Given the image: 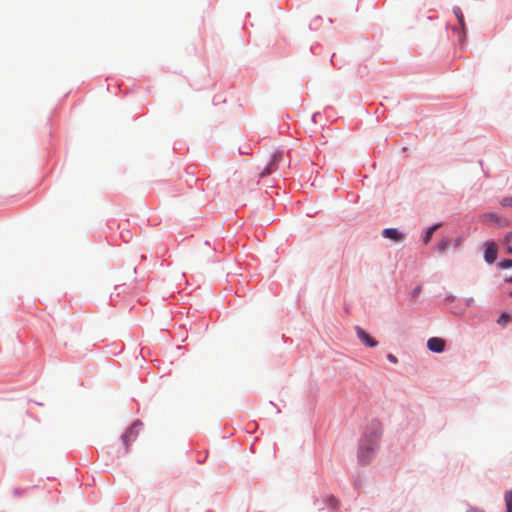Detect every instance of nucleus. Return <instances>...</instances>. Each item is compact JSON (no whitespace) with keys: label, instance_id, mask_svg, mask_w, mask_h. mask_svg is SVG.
Listing matches in <instances>:
<instances>
[{"label":"nucleus","instance_id":"obj_1","mask_svg":"<svg viewBox=\"0 0 512 512\" xmlns=\"http://www.w3.org/2000/svg\"><path fill=\"white\" fill-rule=\"evenodd\" d=\"M383 434V423L378 418H372L362 427L357 441V464L359 466H368L376 458Z\"/></svg>","mask_w":512,"mask_h":512},{"label":"nucleus","instance_id":"obj_2","mask_svg":"<svg viewBox=\"0 0 512 512\" xmlns=\"http://www.w3.org/2000/svg\"><path fill=\"white\" fill-rule=\"evenodd\" d=\"M143 426L140 419L133 420L120 436V440L124 447L123 455H127L130 451V445L134 442Z\"/></svg>","mask_w":512,"mask_h":512},{"label":"nucleus","instance_id":"obj_3","mask_svg":"<svg viewBox=\"0 0 512 512\" xmlns=\"http://www.w3.org/2000/svg\"><path fill=\"white\" fill-rule=\"evenodd\" d=\"M483 258L486 264H496L498 258V247L493 239H488L483 243Z\"/></svg>","mask_w":512,"mask_h":512},{"label":"nucleus","instance_id":"obj_4","mask_svg":"<svg viewBox=\"0 0 512 512\" xmlns=\"http://www.w3.org/2000/svg\"><path fill=\"white\" fill-rule=\"evenodd\" d=\"M381 236L384 239L390 240L394 244H400L405 241L407 234L397 227H387L381 231Z\"/></svg>","mask_w":512,"mask_h":512},{"label":"nucleus","instance_id":"obj_5","mask_svg":"<svg viewBox=\"0 0 512 512\" xmlns=\"http://www.w3.org/2000/svg\"><path fill=\"white\" fill-rule=\"evenodd\" d=\"M483 221L489 225L497 227H508L510 225V219L503 217L495 212H487L483 215Z\"/></svg>","mask_w":512,"mask_h":512},{"label":"nucleus","instance_id":"obj_6","mask_svg":"<svg viewBox=\"0 0 512 512\" xmlns=\"http://www.w3.org/2000/svg\"><path fill=\"white\" fill-rule=\"evenodd\" d=\"M355 331L360 342L369 348H375L378 346V340L373 337L367 330L360 326H355Z\"/></svg>","mask_w":512,"mask_h":512},{"label":"nucleus","instance_id":"obj_7","mask_svg":"<svg viewBox=\"0 0 512 512\" xmlns=\"http://www.w3.org/2000/svg\"><path fill=\"white\" fill-rule=\"evenodd\" d=\"M426 345L427 349L433 353H442L445 351L444 340L440 337H430Z\"/></svg>","mask_w":512,"mask_h":512},{"label":"nucleus","instance_id":"obj_8","mask_svg":"<svg viewBox=\"0 0 512 512\" xmlns=\"http://www.w3.org/2000/svg\"><path fill=\"white\" fill-rule=\"evenodd\" d=\"M441 226V222H436L430 226L425 227L420 235V240L424 245H427L432 238L433 233Z\"/></svg>","mask_w":512,"mask_h":512},{"label":"nucleus","instance_id":"obj_9","mask_svg":"<svg viewBox=\"0 0 512 512\" xmlns=\"http://www.w3.org/2000/svg\"><path fill=\"white\" fill-rule=\"evenodd\" d=\"M453 32L458 34V43L461 49H464L468 42V28L466 26H454Z\"/></svg>","mask_w":512,"mask_h":512},{"label":"nucleus","instance_id":"obj_10","mask_svg":"<svg viewBox=\"0 0 512 512\" xmlns=\"http://www.w3.org/2000/svg\"><path fill=\"white\" fill-rule=\"evenodd\" d=\"M322 502L330 510H337L340 506V500L334 495H326Z\"/></svg>","mask_w":512,"mask_h":512},{"label":"nucleus","instance_id":"obj_11","mask_svg":"<svg viewBox=\"0 0 512 512\" xmlns=\"http://www.w3.org/2000/svg\"><path fill=\"white\" fill-rule=\"evenodd\" d=\"M512 320V313L509 311H502L500 315L498 316L496 322L500 326L507 325Z\"/></svg>","mask_w":512,"mask_h":512},{"label":"nucleus","instance_id":"obj_12","mask_svg":"<svg viewBox=\"0 0 512 512\" xmlns=\"http://www.w3.org/2000/svg\"><path fill=\"white\" fill-rule=\"evenodd\" d=\"M452 245V240L449 237H443L438 243H437V251L439 253H444L447 251V249Z\"/></svg>","mask_w":512,"mask_h":512},{"label":"nucleus","instance_id":"obj_13","mask_svg":"<svg viewBox=\"0 0 512 512\" xmlns=\"http://www.w3.org/2000/svg\"><path fill=\"white\" fill-rule=\"evenodd\" d=\"M496 267L499 270L512 269V258H501L497 263Z\"/></svg>","mask_w":512,"mask_h":512},{"label":"nucleus","instance_id":"obj_14","mask_svg":"<svg viewBox=\"0 0 512 512\" xmlns=\"http://www.w3.org/2000/svg\"><path fill=\"white\" fill-rule=\"evenodd\" d=\"M452 11H453V14L455 15V17L458 20V24H459L458 26H466L465 17H464V14L462 12V9L459 6H454Z\"/></svg>","mask_w":512,"mask_h":512},{"label":"nucleus","instance_id":"obj_15","mask_svg":"<svg viewBox=\"0 0 512 512\" xmlns=\"http://www.w3.org/2000/svg\"><path fill=\"white\" fill-rule=\"evenodd\" d=\"M505 512H512V489L504 493Z\"/></svg>","mask_w":512,"mask_h":512},{"label":"nucleus","instance_id":"obj_16","mask_svg":"<svg viewBox=\"0 0 512 512\" xmlns=\"http://www.w3.org/2000/svg\"><path fill=\"white\" fill-rule=\"evenodd\" d=\"M322 22V16H315L309 23V29L312 31H317L322 25Z\"/></svg>","mask_w":512,"mask_h":512},{"label":"nucleus","instance_id":"obj_17","mask_svg":"<svg viewBox=\"0 0 512 512\" xmlns=\"http://www.w3.org/2000/svg\"><path fill=\"white\" fill-rule=\"evenodd\" d=\"M352 484L355 490L359 491L362 488L363 481L359 475L353 477Z\"/></svg>","mask_w":512,"mask_h":512},{"label":"nucleus","instance_id":"obj_18","mask_svg":"<svg viewBox=\"0 0 512 512\" xmlns=\"http://www.w3.org/2000/svg\"><path fill=\"white\" fill-rule=\"evenodd\" d=\"M502 244L505 246V250L508 254L512 255V238L510 241L506 240V234L504 235L502 239Z\"/></svg>","mask_w":512,"mask_h":512},{"label":"nucleus","instance_id":"obj_19","mask_svg":"<svg viewBox=\"0 0 512 512\" xmlns=\"http://www.w3.org/2000/svg\"><path fill=\"white\" fill-rule=\"evenodd\" d=\"M500 205L503 207L512 208V196H505L500 200Z\"/></svg>","mask_w":512,"mask_h":512},{"label":"nucleus","instance_id":"obj_20","mask_svg":"<svg viewBox=\"0 0 512 512\" xmlns=\"http://www.w3.org/2000/svg\"><path fill=\"white\" fill-rule=\"evenodd\" d=\"M456 301V296L450 292L445 294L444 302L445 304H451Z\"/></svg>","mask_w":512,"mask_h":512},{"label":"nucleus","instance_id":"obj_21","mask_svg":"<svg viewBox=\"0 0 512 512\" xmlns=\"http://www.w3.org/2000/svg\"><path fill=\"white\" fill-rule=\"evenodd\" d=\"M386 359L392 364L398 363V357L393 353H387Z\"/></svg>","mask_w":512,"mask_h":512},{"label":"nucleus","instance_id":"obj_22","mask_svg":"<svg viewBox=\"0 0 512 512\" xmlns=\"http://www.w3.org/2000/svg\"><path fill=\"white\" fill-rule=\"evenodd\" d=\"M26 489H23L21 487H15L12 491L13 495L15 497H20L25 493Z\"/></svg>","mask_w":512,"mask_h":512},{"label":"nucleus","instance_id":"obj_23","mask_svg":"<svg viewBox=\"0 0 512 512\" xmlns=\"http://www.w3.org/2000/svg\"><path fill=\"white\" fill-rule=\"evenodd\" d=\"M420 292H421V286H420V285H418V286L414 287V288L412 289V291H411V298H416V297H418V295L420 294Z\"/></svg>","mask_w":512,"mask_h":512},{"label":"nucleus","instance_id":"obj_24","mask_svg":"<svg viewBox=\"0 0 512 512\" xmlns=\"http://www.w3.org/2000/svg\"><path fill=\"white\" fill-rule=\"evenodd\" d=\"M462 242H463V238L461 236L455 238L453 241H452V244L455 248H458L462 245Z\"/></svg>","mask_w":512,"mask_h":512},{"label":"nucleus","instance_id":"obj_25","mask_svg":"<svg viewBox=\"0 0 512 512\" xmlns=\"http://www.w3.org/2000/svg\"><path fill=\"white\" fill-rule=\"evenodd\" d=\"M320 48H321V45L319 43H316L310 47V51L312 54L318 55V53H319L318 49H320Z\"/></svg>","mask_w":512,"mask_h":512},{"label":"nucleus","instance_id":"obj_26","mask_svg":"<svg viewBox=\"0 0 512 512\" xmlns=\"http://www.w3.org/2000/svg\"><path fill=\"white\" fill-rule=\"evenodd\" d=\"M464 302L467 307H473L475 305V300L473 297L465 298Z\"/></svg>","mask_w":512,"mask_h":512},{"label":"nucleus","instance_id":"obj_27","mask_svg":"<svg viewBox=\"0 0 512 512\" xmlns=\"http://www.w3.org/2000/svg\"><path fill=\"white\" fill-rule=\"evenodd\" d=\"M335 53L332 54L331 58H330V63L333 67L335 68H340L341 65H339L336 61H335Z\"/></svg>","mask_w":512,"mask_h":512},{"label":"nucleus","instance_id":"obj_28","mask_svg":"<svg viewBox=\"0 0 512 512\" xmlns=\"http://www.w3.org/2000/svg\"><path fill=\"white\" fill-rule=\"evenodd\" d=\"M454 315H459V316H463L465 311L460 309L459 306L457 305L456 306V310L454 311H451Z\"/></svg>","mask_w":512,"mask_h":512},{"label":"nucleus","instance_id":"obj_29","mask_svg":"<svg viewBox=\"0 0 512 512\" xmlns=\"http://www.w3.org/2000/svg\"><path fill=\"white\" fill-rule=\"evenodd\" d=\"M467 512H485L482 508L470 506Z\"/></svg>","mask_w":512,"mask_h":512},{"label":"nucleus","instance_id":"obj_30","mask_svg":"<svg viewBox=\"0 0 512 512\" xmlns=\"http://www.w3.org/2000/svg\"><path fill=\"white\" fill-rule=\"evenodd\" d=\"M125 284H121V285H115L114 286V290L117 292V296L120 295L121 291L123 290Z\"/></svg>","mask_w":512,"mask_h":512},{"label":"nucleus","instance_id":"obj_31","mask_svg":"<svg viewBox=\"0 0 512 512\" xmlns=\"http://www.w3.org/2000/svg\"><path fill=\"white\" fill-rule=\"evenodd\" d=\"M504 282L512 284V274L510 276H505L504 277Z\"/></svg>","mask_w":512,"mask_h":512},{"label":"nucleus","instance_id":"obj_32","mask_svg":"<svg viewBox=\"0 0 512 512\" xmlns=\"http://www.w3.org/2000/svg\"><path fill=\"white\" fill-rule=\"evenodd\" d=\"M320 115V112H315L312 114V121L316 122V118Z\"/></svg>","mask_w":512,"mask_h":512},{"label":"nucleus","instance_id":"obj_33","mask_svg":"<svg viewBox=\"0 0 512 512\" xmlns=\"http://www.w3.org/2000/svg\"><path fill=\"white\" fill-rule=\"evenodd\" d=\"M511 238H512V231H508V232L506 233V240H507V241H510V239H511Z\"/></svg>","mask_w":512,"mask_h":512},{"label":"nucleus","instance_id":"obj_34","mask_svg":"<svg viewBox=\"0 0 512 512\" xmlns=\"http://www.w3.org/2000/svg\"><path fill=\"white\" fill-rule=\"evenodd\" d=\"M239 153H240V154H247V152H246V151H244V149H241V148H239Z\"/></svg>","mask_w":512,"mask_h":512},{"label":"nucleus","instance_id":"obj_35","mask_svg":"<svg viewBox=\"0 0 512 512\" xmlns=\"http://www.w3.org/2000/svg\"><path fill=\"white\" fill-rule=\"evenodd\" d=\"M177 149H180L179 146H176V144H174L173 150L176 151Z\"/></svg>","mask_w":512,"mask_h":512},{"label":"nucleus","instance_id":"obj_36","mask_svg":"<svg viewBox=\"0 0 512 512\" xmlns=\"http://www.w3.org/2000/svg\"><path fill=\"white\" fill-rule=\"evenodd\" d=\"M177 149H180L179 146H176V144H174L173 150L176 151Z\"/></svg>","mask_w":512,"mask_h":512},{"label":"nucleus","instance_id":"obj_37","mask_svg":"<svg viewBox=\"0 0 512 512\" xmlns=\"http://www.w3.org/2000/svg\"><path fill=\"white\" fill-rule=\"evenodd\" d=\"M269 170V167L268 166H265L264 168V172H267Z\"/></svg>","mask_w":512,"mask_h":512},{"label":"nucleus","instance_id":"obj_38","mask_svg":"<svg viewBox=\"0 0 512 512\" xmlns=\"http://www.w3.org/2000/svg\"><path fill=\"white\" fill-rule=\"evenodd\" d=\"M329 23H333V20L331 18H328Z\"/></svg>","mask_w":512,"mask_h":512},{"label":"nucleus","instance_id":"obj_39","mask_svg":"<svg viewBox=\"0 0 512 512\" xmlns=\"http://www.w3.org/2000/svg\"><path fill=\"white\" fill-rule=\"evenodd\" d=\"M213 100H214V101H215V100H216V101H219V98H216V96H215V97H213Z\"/></svg>","mask_w":512,"mask_h":512},{"label":"nucleus","instance_id":"obj_40","mask_svg":"<svg viewBox=\"0 0 512 512\" xmlns=\"http://www.w3.org/2000/svg\"><path fill=\"white\" fill-rule=\"evenodd\" d=\"M213 100H214V101H215V100H216V101H219V98H216V96H215V97H213Z\"/></svg>","mask_w":512,"mask_h":512},{"label":"nucleus","instance_id":"obj_41","mask_svg":"<svg viewBox=\"0 0 512 512\" xmlns=\"http://www.w3.org/2000/svg\"><path fill=\"white\" fill-rule=\"evenodd\" d=\"M508 295H509L510 297H512V290H511V291H509Z\"/></svg>","mask_w":512,"mask_h":512},{"label":"nucleus","instance_id":"obj_42","mask_svg":"<svg viewBox=\"0 0 512 512\" xmlns=\"http://www.w3.org/2000/svg\"><path fill=\"white\" fill-rule=\"evenodd\" d=\"M206 512H214V511H213V510H211V509H208Z\"/></svg>","mask_w":512,"mask_h":512}]
</instances>
